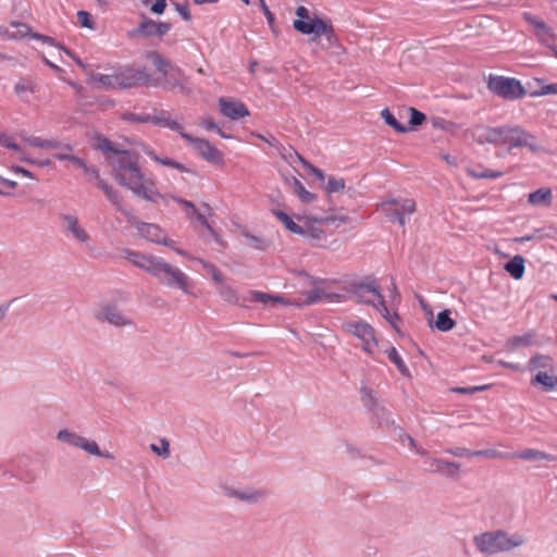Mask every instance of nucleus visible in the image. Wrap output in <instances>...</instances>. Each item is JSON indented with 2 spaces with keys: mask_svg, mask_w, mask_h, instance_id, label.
<instances>
[{
  "mask_svg": "<svg viewBox=\"0 0 557 557\" xmlns=\"http://www.w3.org/2000/svg\"><path fill=\"white\" fill-rule=\"evenodd\" d=\"M97 147L104 153L113 176L121 186L147 201L156 202L158 198H162L154 182L141 171L136 152L120 149L119 145L106 137L98 139Z\"/></svg>",
  "mask_w": 557,
  "mask_h": 557,
  "instance_id": "f257e3e1",
  "label": "nucleus"
},
{
  "mask_svg": "<svg viewBox=\"0 0 557 557\" xmlns=\"http://www.w3.org/2000/svg\"><path fill=\"white\" fill-rule=\"evenodd\" d=\"M465 135L479 145L488 144L503 147L508 151L523 147L536 151L539 148L534 135L519 125L506 124L492 127L484 124H474L466 129Z\"/></svg>",
  "mask_w": 557,
  "mask_h": 557,
  "instance_id": "f03ea898",
  "label": "nucleus"
},
{
  "mask_svg": "<svg viewBox=\"0 0 557 557\" xmlns=\"http://www.w3.org/2000/svg\"><path fill=\"white\" fill-rule=\"evenodd\" d=\"M123 255L134 267L150 274L162 286L178 289L186 295H193V280L180 268L172 265L163 258L145 255L132 249H125Z\"/></svg>",
  "mask_w": 557,
  "mask_h": 557,
  "instance_id": "7ed1b4c3",
  "label": "nucleus"
},
{
  "mask_svg": "<svg viewBox=\"0 0 557 557\" xmlns=\"http://www.w3.org/2000/svg\"><path fill=\"white\" fill-rule=\"evenodd\" d=\"M472 542L481 555L490 557L519 548L525 544L527 539L519 532L496 529L475 534Z\"/></svg>",
  "mask_w": 557,
  "mask_h": 557,
  "instance_id": "20e7f679",
  "label": "nucleus"
},
{
  "mask_svg": "<svg viewBox=\"0 0 557 557\" xmlns=\"http://www.w3.org/2000/svg\"><path fill=\"white\" fill-rule=\"evenodd\" d=\"M297 20L293 22V27L302 35H312L313 39L324 36L330 46L337 41V37L329 18H320L318 16L310 17V12L306 7L296 9Z\"/></svg>",
  "mask_w": 557,
  "mask_h": 557,
  "instance_id": "39448f33",
  "label": "nucleus"
},
{
  "mask_svg": "<svg viewBox=\"0 0 557 557\" xmlns=\"http://www.w3.org/2000/svg\"><path fill=\"white\" fill-rule=\"evenodd\" d=\"M343 330L360 341V347L367 355H374L379 339L375 330L368 322L360 319L349 320L343 323Z\"/></svg>",
  "mask_w": 557,
  "mask_h": 557,
  "instance_id": "423d86ee",
  "label": "nucleus"
},
{
  "mask_svg": "<svg viewBox=\"0 0 557 557\" xmlns=\"http://www.w3.org/2000/svg\"><path fill=\"white\" fill-rule=\"evenodd\" d=\"M416 202L409 198H387L379 205V210L392 222H397L401 227H405L408 220L406 215H411L416 212Z\"/></svg>",
  "mask_w": 557,
  "mask_h": 557,
  "instance_id": "0eeeda50",
  "label": "nucleus"
},
{
  "mask_svg": "<svg viewBox=\"0 0 557 557\" xmlns=\"http://www.w3.org/2000/svg\"><path fill=\"white\" fill-rule=\"evenodd\" d=\"M57 440L65 443L69 446L75 447L85 451L86 454L99 458L112 459L113 456L109 451L100 449L98 443L95 440L87 438L77 432L63 429L57 433Z\"/></svg>",
  "mask_w": 557,
  "mask_h": 557,
  "instance_id": "6e6552de",
  "label": "nucleus"
},
{
  "mask_svg": "<svg viewBox=\"0 0 557 557\" xmlns=\"http://www.w3.org/2000/svg\"><path fill=\"white\" fill-rule=\"evenodd\" d=\"M488 89L493 94L507 100L520 99L527 92L520 81L505 76H491L488 79Z\"/></svg>",
  "mask_w": 557,
  "mask_h": 557,
  "instance_id": "1a4fd4ad",
  "label": "nucleus"
},
{
  "mask_svg": "<svg viewBox=\"0 0 557 557\" xmlns=\"http://www.w3.org/2000/svg\"><path fill=\"white\" fill-rule=\"evenodd\" d=\"M117 89H127L139 85L157 86L146 67L135 69L133 66L115 69Z\"/></svg>",
  "mask_w": 557,
  "mask_h": 557,
  "instance_id": "9d476101",
  "label": "nucleus"
},
{
  "mask_svg": "<svg viewBox=\"0 0 557 557\" xmlns=\"http://www.w3.org/2000/svg\"><path fill=\"white\" fill-rule=\"evenodd\" d=\"M352 294L358 302L379 308V302L383 298L380 285L375 278H369L355 283Z\"/></svg>",
  "mask_w": 557,
  "mask_h": 557,
  "instance_id": "9b49d317",
  "label": "nucleus"
},
{
  "mask_svg": "<svg viewBox=\"0 0 557 557\" xmlns=\"http://www.w3.org/2000/svg\"><path fill=\"white\" fill-rule=\"evenodd\" d=\"M95 317L99 321L108 322L109 324L116 327L133 326V320L124 314L117 307L116 304L107 302L100 305L99 309L95 313Z\"/></svg>",
  "mask_w": 557,
  "mask_h": 557,
  "instance_id": "f8f14e48",
  "label": "nucleus"
},
{
  "mask_svg": "<svg viewBox=\"0 0 557 557\" xmlns=\"http://www.w3.org/2000/svg\"><path fill=\"white\" fill-rule=\"evenodd\" d=\"M298 235L302 236L312 246L321 248L327 247V235L322 227L321 221L311 219L301 220V233Z\"/></svg>",
  "mask_w": 557,
  "mask_h": 557,
  "instance_id": "ddd939ff",
  "label": "nucleus"
},
{
  "mask_svg": "<svg viewBox=\"0 0 557 557\" xmlns=\"http://www.w3.org/2000/svg\"><path fill=\"white\" fill-rule=\"evenodd\" d=\"M183 139L191 145L194 150L206 161L212 164H220L223 162V154L221 151L211 145L207 139L194 137L189 134H184Z\"/></svg>",
  "mask_w": 557,
  "mask_h": 557,
  "instance_id": "4468645a",
  "label": "nucleus"
},
{
  "mask_svg": "<svg viewBox=\"0 0 557 557\" xmlns=\"http://www.w3.org/2000/svg\"><path fill=\"white\" fill-rule=\"evenodd\" d=\"M172 28L168 22H156L149 17H143L138 26L133 29L132 35L138 37H162Z\"/></svg>",
  "mask_w": 557,
  "mask_h": 557,
  "instance_id": "2eb2a0df",
  "label": "nucleus"
},
{
  "mask_svg": "<svg viewBox=\"0 0 557 557\" xmlns=\"http://www.w3.org/2000/svg\"><path fill=\"white\" fill-rule=\"evenodd\" d=\"M220 113L232 121H236L243 117H246L250 114L248 108L240 100L230 98V97H220L219 100Z\"/></svg>",
  "mask_w": 557,
  "mask_h": 557,
  "instance_id": "dca6fc26",
  "label": "nucleus"
},
{
  "mask_svg": "<svg viewBox=\"0 0 557 557\" xmlns=\"http://www.w3.org/2000/svg\"><path fill=\"white\" fill-rule=\"evenodd\" d=\"M63 231L65 234L71 235L74 239L82 244L90 240V236L85 227L81 224L75 214H62Z\"/></svg>",
  "mask_w": 557,
  "mask_h": 557,
  "instance_id": "f3484780",
  "label": "nucleus"
},
{
  "mask_svg": "<svg viewBox=\"0 0 557 557\" xmlns=\"http://www.w3.org/2000/svg\"><path fill=\"white\" fill-rule=\"evenodd\" d=\"M138 234L157 245H172L171 243L166 242V233L163 228H161L159 225L153 223H143L137 225Z\"/></svg>",
  "mask_w": 557,
  "mask_h": 557,
  "instance_id": "a211bd4d",
  "label": "nucleus"
},
{
  "mask_svg": "<svg viewBox=\"0 0 557 557\" xmlns=\"http://www.w3.org/2000/svg\"><path fill=\"white\" fill-rule=\"evenodd\" d=\"M152 124L160 127L169 128L173 132H176L182 138L184 134H187L184 131V126L174 120L168 111L164 110H154Z\"/></svg>",
  "mask_w": 557,
  "mask_h": 557,
  "instance_id": "6ab92c4d",
  "label": "nucleus"
},
{
  "mask_svg": "<svg viewBox=\"0 0 557 557\" xmlns=\"http://www.w3.org/2000/svg\"><path fill=\"white\" fill-rule=\"evenodd\" d=\"M509 457L525 461H556L557 456L550 455L536 448H527L509 454Z\"/></svg>",
  "mask_w": 557,
  "mask_h": 557,
  "instance_id": "aec40b11",
  "label": "nucleus"
},
{
  "mask_svg": "<svg viewBox=\"0 0 557 557\" xmlns=\"http://www.w3.org/2000/svg\"><path fill=\"white\" fill-rule=\"evenodd\" d=\"M162 76L170 89L184 88L187 83V78L182 69L175 65H172Z\"/></svg>",
  "mask_w": 557,
  "mask_h": 557,
  "instance_id": "412c9836",
  "label": "nucleus"
},
{
  "mask_svg": "<svg viewBox=\"0 0 557 557\" xmlns=\"http://www.w3.org/2000/svg\"><path fill=\"white\" fill-rule=\"evenodd\" d=\"M10 25L14 27L15 32L8 30L4 26L0 25V37L5 40H20L29 34V26L22 22H11Z\"/></svg>",
  "mask_w": 557,
  "mask_h": 557,
  "instance_id": "4be33fe9",
  "label": "nucleus"
},
{
  "mask_svg": "<svg viewBox=\"0 0 557 557\" xmlns=\"http://www.w3.org/2000/svg\"><path fill=\"white\" fill-rule=\"evenodd\" d=\"M249 298H250L251 301L261 302V304H263L265 306H268L270 302H272V304H281V305H284V306L293 305L290 301H288L287 299H285L282 296L270 295V294H267V293H263V292H259V290H250L249 292Z\"/></svg>",
  "mask_w": 557,
  "mask_h": 557,
  "instance_id": "5701e85b",
  "label": "nucleus"
},
{
  "mask_svg": "<svg viewBox=\"0 0 557 557\" xmlns=\"http://www.w3.org/2000/svg\"><path fill=\"white\" fill-rule=\"evenodd\" d=\"M97 187L104 193L109 201L116 207L117 211H123V197L119 190L114 189L113 186L108 184L104 180H99Z\"/></svg>",
  "mask_w": 557,
  "mask_h": 557,
  "instance_id": "b1692460",
  "label": "nucleus"
},
{
  "mask_svg": "<svg viewBox=\"0 0 557 557\" xmlns=\"http://www.w3.org/2000/svg\"><path fill=\"white\" fill-rule=\"evenodd\" d=\"M90 83L97 87L117 89L115 70L110 74L95 73L90 76Z\"/></svg>",
  "mask_w": 557,
  "mask_h": 557,
  "instance_id": "393cba45",
  "label": "nucleus"
},
{
  "mask_svg": "<svg viewBox=\"0 0 557 557\" xmlns=\"http://www.w3.org/2000/svg\"><path fill=\"white\" fill-rule=\"evenodd\" d=\"M524 17L529 23H531L535 27L536 36L540 38L541 41L545 42L547 39L554 37L553 29L549 26H547L543 21L535 18L529 13H525Z\"/></svg>",
  "mask_w": 557,
  "mask_h": 557,
  "instance_id": "a878e982",
  "label": "nucleus"
},
{
  "mask_svg": "<svg viewBox=\"0 0 557 557\" xmlns=\"http://www.w3.org/2000/svg\"><path fill=\"white\" fill-rule=\"evenodd\" d=\"M504 269L515 278L520 280L525 271L524 258L517 255L505 263Z\"/></svg>",
  "mask_w": 557,
  "mask_h": 557,
  "instance_id": "bb28decb",
  "label": "nucleus"
},
{
  "mask_svg": "<svg viewBox=\"0 0 557 557\" xmlns=\"http://www.w3.org/2000/svg\"><path fill=\"white\" fill-rule=\"evenodd\" d=\"M455 325L456 321L450 318V311L448 309L438 312L434 323L431 324L432 327H435L441 332H448Z\"/></svg>",
  "mask_w": 557,
  "mask_h": 557,
  "instance_id": "cd10ccee",
  "label": "nucleus"
},
{
  "mask_svg": "<svg viewBox=\"0 0 557 557\" xmlns=\"http://www.w3.org/2000/svg\"><path fill=\"white\" fill-rule=\"evenodd\" d=\"M532 384H540L545 392H552L557 388V376L548 374L546 371H539L532 380Z\"/></svg>",
  "mask_w": 557,
  "mask_h": 557,
  "instance_id": "c85d7f7f",
  "label": "nucleus"
},
{
  "mask_svg": "<svg viewBox=\"0 0 557 557\" xmlns=\"http://www.w3.org/2000/svg\"><path fill=\"white\" fill-rule=\"evenodd\" d=\"M271 212L290 233H301V224L296 223L287 213L280 209H272Z\"/></svg>",
  "mask_w": 557,
  "mask_h": 557,
  "instance_id": "c756f323",
  "label": "nucleus"
},
{
  "mask_svg": "<svg viewBox=\"0 0 557 557\" xmlns=\"http://www.w3.org/2000/svg\"><path fill=\"white\" fill-rule=\"evenodd\" d=\"M553 196L552 190L549 188H540L529 195V202L534 206L545 205L549 206L552 203Z\"/></svg>",
  "mask_w": 557,
  "mask_h": 557,
  "instance_id": "7c9ffc66",
  "label": "nucleus"
},
{
  "mask_svg": "<svg viewBox=\"0 0 557 557\" xmlns=\"http://www.w3.org/2000/svg\"><path fill=\"white\" fill-rule=\"evenodd\" d=\"M530 369H543L546 372L552 371L554 368V360L548 355L537 354L533 356L529 361Z\"/></svg>",
  "mask_w": 557,
  "mask_h": 557,
  "instance_id": "2f4dec72",
  "label": "nucleus"
},
{
  "mask_svg": "<svg viewBox=\"0 0 557 557\" xmlns=\"http://www.w3.org/2000/svg\"><path fill=\"white\" fill-rule=\"evenodd\" d=\"M146 153L152 160H154L157 163H159L161 165L173 168L182 173L189 172V170L183 163H180L171 158H161V157L157 156L152 150H149V149H146Z\"/></svg>",
  "mask_w": 557,
  "mask_h": 557,
  "instance_id": "473e14b6",
  "label": "nucleus"
},
{
  "mask_svg": "<svg viewBox=\"0 0 557 557\" xmlns=\"http://www.w3.org/2000/svg\"><path fill=\"white\" fill-rule=\"evenodd\" d=\"M379 308H375L382 317L391 324V326L395 330H397V323L399 321V315L395 311H391L385 302L384 297L380 300L377 304Z\"/></svg>",
  "mask_w": 557,
  "mask_h": 557,
  "instance_id": "72a5a7b5",
  "label": "nucleus"
},
{
  "mask_svg": "<svg viewBox=\"0 0 557 557\" xmlns=\"http://www.w3.org/2000/svg\"><path fill=\"white\" fill-rule=\"evenodd\" d=\"M386 354H387L389 360L396 366L397 370L403 375H405V376L410 375V371H409L408 367L406 366L401 356L399 355V352L397 351V349L395 347H391V348L386 349Z\"/></svg>",
  "mask_w": 557,
  "mask_h": 557,
  "instance_id": "f704fd0d",
  "label": "nucleus"
},
{
  "mask_svg": "<svg viewBox=\"0 0 557 557\" xmlns=\"http://www.w3.org/2000/svg\"><path fill=\"white\" fill-rule=\"evenodd\" d=\"M149 59L153 62L154 66L157 67V70L163 75L165 72H168V70L170 67H172V63L166 59L164 58L162 54H160L159 52L154 51V52H150L149 53Z\"/></svg>",
  "mask_w": 557,
  "mask_h": 557,
  "instance_id": "c9c22d12",
  "label": "nucleus"
},
{
  "mask_svg": "<svg viewBox=\"0 0 557 557\" xmlns=\"http://www.w3.org/2000/svg\"><path fill=\"white\" fill-rule=\"evenodd\" d=\"M230 495H232L240 500H245L247 503H256L263 497V493H261L259 491H252V490L234 491Z\"/></svg>",
  "mask_w": 557,
  "mask_h": 557,
  "instance_id": "e433bc0d",
  "label": "nucleus"
},
{
  "mask_svg": "<svg viewBox=\"0 0 557 557\" xmlns=\"http://www.w3.org/2000/svg\"><path fill=\"white\" fill-rule=\"evenodd\" d=\"M294 191L298 196V198L305 203L312 202L317 198V196L308 191L306 187L302 185V183L297 178L294 180Z\"/></svg>",
  "mask_w": 557,
  "mask_h": 557,
  "instance_id": "4c0bfd02",
  "label": "nucleus"
},
{
  "mask_svg": "<svg viewBox=\"0 0 557 557\" xmlns=\"http://www.w3.org/2000/svg\"><path fill=\"white\" fill-rule=\"evenodd\" d=\"M150 449L158 456L166 459L170 457V443L166 438L162 437L158 443H151Z\"/></svg>",
  "mask_w": 557,
  "mask_h": 557,
  "instance_id": "58836bf2",
  "label": "nucleus"
},
{
  "mask_svg": "<svg viewBox=\"0 0 557 557\" xmlns=\"http://www.w3.org/2000/svg\"><path fill=\"white\" fill-rule=\"evenodd\" d=\"M360 394L361 400L366 408H368L369 410H373L377 406V399L375 397L374 392L371 388L363 386L361 387Z\"/></svg>",
  "mask_w": 557,
  "mask_h": 557,
  "instance_id": "ea45409f",
  "label": "nucleus"
},
{
  "mask_svg": "<svg viewBox=\"0 0 557 557\" xmlns=\"http://www.w3.org/2000/svg\"><path fill=\"white\" fill-rule=\"evenodd\" d=\"M381 116L384 119L385 123L392 126L395 131L399 133H405L408 131L406 126H404L397 121V119L388 109H383L381 112Z\"/></svg>",
  "mask_w": 557,
  "mask_h": 557,
  "instance_id": "a19ab883",
  "label": "nucleus"
},
{
  "mask_svg": "<svg viewBox=\"0 0 557 557\" xmlns=\"http://www.w3.org/2000/svg\"><path fill=\"white\" fill-rule=\"evenodd\" d=\"M219 284L220 286L218 288V292L220 296L227 302L236 304L238 301V298L235 289L228 284H223V282Z\"/></svg>",
  "mask_w": 557,
  "mask_h": 557,
  "instance_id": "79ce46f5",
  "label": "nucleus"
},
{
  "mask_svg": "<svg viewBox=\"0 0 557 557\" xmlns=\"http://www.w3.org/2000/svg\"><path fill=\"white\" fill-rule=\"evenodd\" d=\"M467 173L469 176H471L473 178H498V177L503 176L502 171H494V170H488V169H485L482 171H476L474 169H468Z\"/></svg>",
  "mask_w": 557,
  "mask_h": 557,
  "instance_id": "37998d69",
  "label": "nucleus"
},
{
  "mask_svg": "<svg viewBox=\"0 0 557 557\" xmlns=\"http://www.w3.org/2000/svg\"><path fill=\"white\" fill-rule=\"evenodd\" d=\"M194 260L199 262L203 267V269H206L210 273L212 280L215 283H222L223 282V278H224L223 274L220 272V270L214 264L209 263V262H207V261H205L203 259H200V258H195Z\"/></svg>",
  "mask_w": 557,
  "mask_h": 557,
  "instance_id": "c03bdc74",
  "label": "nucleus"
},
{
  "mask_svg": "<svg viewBox=\"0 0 557 557\" xmlns=\"http://www.w3.org/2000/svg\"><path fill=\"white\" fill-rule=\"evenodd\" d=\"M243 235L249 242L251 247H253L257 250H265L270 245L264 237L256 236L248 232H245Z\"/></svg>",
  "mask_w": 557,
  "mask_h": 557,
  "instance_id": "a18cd8bd",
  "label": "nucleus"
},
{
  "mask_svg": "<svg viewBox=\"0 0 557 557\" xmlns=\"http://www.w3.org/2000/svg\"><path fill=\"white\" fill-rule=\"evenodd\" d=\"M460 473V465L454 461L443 459L441 474L449 478L458 476Z\"/></svg>",
  "mask_w": 557,
  "mask_h": 557,
  "instance_id": "49530a36",
  "label": "nucleus"
},
{
  "mask_svg": "<svg viewBox=\"0 0 557 557\" xmlns=\"http://www.w3.org/2000/svg\"><path fill=\"white\" fill-rule=\"evenodd\" d=\"M125 121L135 122V123H151L153 120V113H133L128 112L123 115Z\"/></svg>",
  "mask_w": 557,
  "mask_h": 557,
  "instance_id": "de8ad7c7",
  "label": "nucleus"
},
{
  "mask_svg": "<svg viewBox=\"0 0 557 557\" xmlns=\"http://www.w3.org/2000/svg\"><path fill=\"white\" fill-rule=\"evenodd\" d=\"M345 188V180L343 177L330 176L327 178L326 191L329 194L338 193Z\"/></svg>",
  "mask_w": 557,
  "mask_h": 557,
  "instance_id": "09e8293b",
  "label": "nucleus"
},
{
  "mask_svg": "<svg viewBox=\"0 0 557 557\" xmlns=\"http://www.w3.org/2000/svg\"><path fill=\"white\" fill-rule=\"evenodd\" d=\"M172 199L183 207L184 212L188 219H193L194 214L197 213L198 209L191 201L183 199L178 196H172Z\"/></svg>",
  "mask_w": 557,
  "mask_h": 557,
  "instance_id": "8fccbe9b",
  "label": "nucleus"
},
{
  "mask_svg": "<svg viewBox=\"0 0 557 557\" xmlns=\"http://www.w3.org/2000/svg\"><path fill=\"white\" fill-rule=\"evenodd\" d=\"M21 139L28 146L30 147H35V148H41L44 149V145H45V139L38 137V136H34V135H28L27 133L25 132H21L20 135Z\"/></svg>",
  "mask_w": 557,
  "mask_h": 557,
  "instance_id": "3c124183",
  "label": "nucleus"
},
{
  "mask_svg": "<svg viewBox=\"0 0 557 557\" xmlns=\"http://www.w3.org/2000/svg\"><path fill=\"white\" fill-rule=\"evenodd\" d=\"M486 457V458H505L509 457V454L502 453L496 449H482L472 450V457Z\"/></svg>",
  "mask_w": 557,
  "mask_h": 557,
  "instance_id": "603ef678",
  "label": "nucleus"
},
{
  "mask_svg": "<svg viewBox=\"0 0 557 557\" xmlns=\"http://www.w3.org/2000/svg\"><path fill=\"white\" fill-rule=\"evenodd\" d=\"M27 36H29L33 39L40 40L44 44H47V45L52 46V47H57V48H60V49H62V47H63L53 37H50V36H47V35H42V34H39V33H33L30 27H29V34Z\"/></svg>",
  "mask_w": 557,
  "mask_h": 557,
  "instance_id": "864d4df0",
  "label": "nucleus"
},
{
  "mask_svg": "<svg viewBox=\"0 0 557 557\" xmlns=\"http://www.w3.org/2000/svg\"><path fill=\"white\" fill-rule=\"evenodd\" d=\"M44 149H57V150L73 151V146L70 144L61 143L57 139H45Z\"/></svg>",
  "mask_w": 557,
  "mask_h": 557,
  "instance_id": "5fc2aeb1",
  "label": "nucleus"
},
{
  "mask_svg": "<svg viewBox=\"0 0 557 557\" xmlns=\"http://www.w3.org/2000/svg\"><path fill=\"white\" fill-rule=\"evenodd\" d=\"M323 292L314 288L305 294L304 304L305 305H313L319 302L322 299Z\"/></svg>",
  "mask_w": 557,
  "mask_h": 557,
  "instance_id": "6e6d98bb",
  "label": "nucleus"
},
{
  "mask_svg": "<svg viewBox=\"0 0 557 557\" xmlns=\"http://www.w3.org/2000/svg\"><path fill=\"white\" fill-rule=\"evenodd\" d=\"M445 453L448 455H451L454 457H472V450L466 448V447H451L446 448Z\"/></svg>",
  "mask_w": 557,
  "mask_h": 557,
  "instance_id": "4d7b16f0",
  "label": "nucleus"
},
{
  "mask_svg": "<svg viewBox=\"0 0 557 557\" xmlns=\"http://www.w3.org/2000/svg\"><path fill=\"white\" fill-rule=\"evenodd\" d=\"M77 17L83 27L94 28L92 16L89 12L81 10L77 12Z\"/></svg>",
  "mask_w": 557,
  "mask_h": 557,
  "instance_id": "13d9d810",
  "label": "nucleus"
},
{
  "mask_svg": "<svg viewBox=\"0 0 557 557\" xmlns=\"http://www.w3.org/2000/svg\"><path fill=\"white\" fill-rule=\"evenodd\" d=\"M26 91H30V92L34 91V85L32 82L20 81L18 83L15 84L14 92L17 96H22Z\"/></svg>",
  "mask_w": 557,
  "mask_h": 557,
  "instance_id": "bf43d9fd",
  "label": "nucleus"
},
{
  "mask_svg": "<svg viewBox=\"0 0 557 557\" xmlns=\"http://www.w3.org/2000/svg\"><path fill=\"white\" fill-rule=\"evenodd\" d=\"M428 466L426 471L431 473H441L443 459L430 458L428 461H424Z\"/></svg>",
  "mask_w": 557,
  "mask_h": 557,
  "instance_id": "052dcab7",
  "label": "nucleus"
},
{
  "mask_svg": "<svg viewBox=\"0 0 557 557\" xmlns=\"http://www.w3.org/2000/svg\"><path fill=\"white\" fill-rule=\"evenodd\" d=\"M424 120H425L424 113H422L419 110L413 109V108L410 109V120H409L410 125H412V126L421 125Z\"/></svg>",
  "mask_w": 557,
  "mask_h": 557,
  "instance_id": "680f3d73",
  "label": "nucleus"
},
{
  "mask_svg": "<svg viewBox=\"0 0 557 557\" xmlns=\"http://www.w3.org/2000/svg\"><path fill=\"white\" fill-rule=\"evenodd\" d=\"M194 218L197 220V222L202 225L203 227H206V230L211 234L213 235L214 237L218 236L216 232L214 231V228L211 226V224L208 222L207 218L200 213L198 210H197V213L194 214Z\"/></svg>",
  "mask_w": 557,
  "mask_h": 557,
  "instance_id": "e2e57ef3",
  "label": "nucleus"
},
{
  "mask_svg": "<svg viewBox=\"0 0 557 557\" xmlns=\"http://www.w3.org/2000/svg\"><path fill=\"white\" fill-rule=\"evenodd\" d=\"M546 95H557V83L545 84L540 88L539 91L534 92V96H546Z\"/></svg>",
  "mask_w": 557,
  "mask_h": 557,
  "instance_id": "0e129e2a",
  "label": "nucleus"
},
{
  "mask_svg": "<svg viewBox=\"0 0 557 557\" xmlns=\"http://www.w3.org/2000/svg\"><path fill=\"white\" fill-rule=\"evenodd\" d=\"M175 9L183 20L189 22L191 20L189 7L186 3H175Z\"/></svg>",
  "mask_w": 557,
  "mask_h": 557,
  "instance_id": "69168bd1",
  "label": "nucleus"
},
{
  "mask_svg": "<svg viewBox=\"0 0 557 557\" xmlns=\"http://www.w3.org/2000/svg\"><path fill=\"white\" fill-rule=\"evenodd\" d=\"M166 8L165 0H154L153 4L150 8L151 13L153 14H162Z\"/></svg>",
  "mask_w": 557,
  "mask_h": 557,
  "instance_id": "338daca9",
  "label": "nucleus"
},
{
  "mask_svg": "<svg viewBox=\"0 0 557 557\" xmlns=\"http://www.w3.org/2000/svg\"><path fill=\"white\" fill-rule=\"evenodd\" d=\"M259 3H260V8H261L268 23L272 24L275 20L274 14L270 11V9L264 0H259Z\"/></svg>",
  "mask_w": 557,
  "mask_h": 557,
  "instance_id": "774afa93",
  "label": "nucleus"
}]
</instances>
